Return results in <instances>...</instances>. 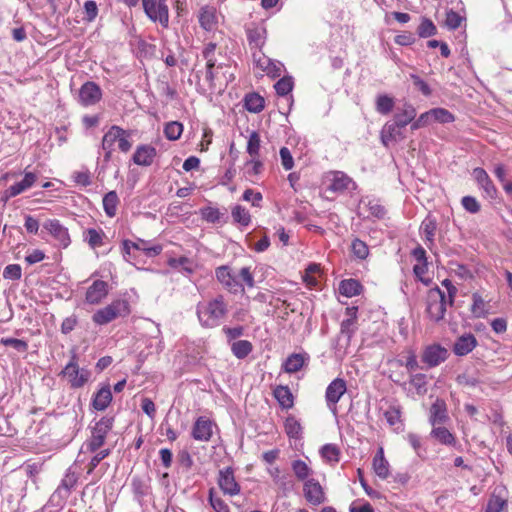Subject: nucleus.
Instances as JSON below:
<instances>
[{
	"instance_id": "nucleus-44",
	"label": "nucleus",
	"mask_w": 512,
	"mask_h": 512,
	"mask_svg": "<svg viewBox=\"0 0 512 512\" xmlns=\"http://www.w3.org/2000/svg\"><path fill=\"white\" fill-rule=\"evenodd\" d=\"M291 467L298 480L303 482L309 480L308 478L312 474V469L304 461L300 459L294 460Z\"/></svg>"
},
{
	"instance_id": "nucleus-12",
	"label": "nucleus",
	"mask_w": 512,
	"mask_h": 512,
	"mask_svg": "<svg viewBox=\"0 0 512 512\" xmlns=\"http://www.w3.org/2000/svg\"><path fill=\"white\" fill-rule=\"evenodd\" d=\"M508 491L505 486H497L492 491L485 512H502L507 508Z\"/></svg>"
},
{
	"instance_id": "nucleus-57",
	"label": "nucleus",
	"mask_w": 512,
	"mask_h": 512,
	"mask_svg": "<svg viewBox=\"0 0 512 512\" xmlns=\"http://www.w3.org/2000/svg\"><path fill=\"white\" fill-rule=\"evenodd\" d=\"M201 215L204 220L209 223H218L221 221L223 214L218 208L206 207L201 210Z\"/></svg>"
},
{
	"instance_id": "nucleus-14",
	"label": "nucleus",
	"mask_w": 512,
	"mask_h": 512,
	"mask_svg": "<svg viewBox=\"0 0 512 512\" xmlns=\"http://www.w3.org/2000/svg\"><path fill=\"white\" fill-rule=\"evenodd\" d=\"M448 357V350L439 344H433L425 348L422 354V361L429 368L436 367Z\"/></svg>"
},
{
	"instance_id": "nucleus-59",
	"label": "nucleus",
	"mask_w": 512,
	"mask_h": 512,
	"mask_svg": "<svg viewBox=\"0 0 512 512\" xmlns=\"http://www.w3.org/2000/svg\"><path fill=\"white\" fill-rule=\"evenodd\" d=\"M22 276V269L19 264H9L4 268L3 277L9 280H19Z\"/></svg>"
},
{
	"instance_id": "nucleus-26",
	"label": "nucleus",
	"mask_w": 512,
	"mask_h": 512,
	"mask_svg": "<svg viewBox=\"0 0 512 512\" xmlns=\"http://www.w3.org/2000/svg\"><path fill=\"white\" fill-rule=\"evenodd\" d=\"M200 26L206 31H212L217 26L216 9L211 6H204L199 13Z\"/></svg>"
},
{
	"instance_id": "nucleus-49",
	"label": "nucleus",
	"mask_w": 512,
	"mask_h": 512,
	"mask_svg": "<svg viewBox=\"0 0 512 512\" xmlns=\"http://www.w3.org/2000/svg\"><path fill=\"white\" fill-rule=\"evenodd\" d=\"M323 459L330 463H337L340 459V449L335 444H325L320 450Z\"/></svg>"
},
{
	"instance_id": "nucleus-17",
	"label": "nucleus",
	"mask_w": 512,
	"mask_h": 512,
	"mask_svg": "<svg viewBox=\"0 0 512 512\" xmlns=\"http://www.w3.org/2000/svg\"><path fill=\"white\" fill-rule=\"evenodd\" d=\"M44 228L59 242L60 246L63 248L68 247L71 241L68 229L65 228L59 220H48L45 222Z\"/></svg>"
},
{
	"instance_id": "nucleus-28",
	"label": "nucleus",
	"mask_w": 512,
	"mask_h": 512,
	"mask_svg": "<svg viewBox=\"0 0 512 512\" xmlns=\"http://www.w3.org/2000/svg\"><path fill=\"white\" fill-rule=\"evenodd\" d=\"M132 492L140 502L150 492L149 480L140 476H133L131 480Z\"/></svg>"
},
{
	"instance_id": "nucleus-31",
	"label": "nucleus",
	"mask_w": 512,
	"mask_h": 512,
	"mask_svg": "<svg viewBox=\"0 0 512 512\" xmlns=\"http://www.w3.org/2000/svg\"><path fill=\"white\" fill-rule=\"evenodd\" d=\"M401 128L403 126L398 125L395 120L392 123H386L381 131L382 143L388 146L391 141H395L398 136H401Z\"/></svg>"
},
{
	"instance_id": "nucleus-32",
	"label": "nucleus",
	"mask_w": 512,
	"mask_h": 512,
	"mask_svg": "<svg viewBox=\"0 0 512 512\" xmlns=\"http://www.w3.org/2000/svg\"><path fill=\"white\" fill-rule=\"evenodd\" d=\"M103 209L105 214L113 218L117 214V207L120 203L119 197L116 193V191H110L106 193L103 197Z\"/></svg>"
},
{
	"instance_id": "nucleus-34",
	"label": "nucleus",
	"mask_w": 512,
	"mask_h": 512,
	"mask_svg": "<svg viewBox=\"0 0 512 512\" xmlns=\"http://www.w3.org/2000/svg\"><path fill=\"white\" fill-rule=\"evenodd\" d=\"M430 435L443 445H453L455 443V437L453 434L441 425L433 426Z\"/></svg>"
},
{
	"instance_id": "nucleus-18",
	"label": "nucleus",
	"mask_w": 512,
	"mask_h": 512,
	"mask_svg": "<svg viewBox=\"0 0 512 512\" xmlns=\"http://www.w3.org/2000/svg\"><path fill=\"white\" fill-rule=\"evenodd\" d=\"M192 437L197 441H209L212 437V422L205 417L197 418L192 428Z\"/></svg>"
},
{
	"instance_id": "nucleus-51",
	"label": "nucleus",
	"mask_w": 512,
	"mask_h": 512,
	"mask_svg": "<svg viewBox=\"0 0 512 512\" xmlns=\"http://www.w3.org/2000/svg\"><path fill=\"white\" fill-rule=\"evenodd\" d=\"M409 383L416 389L418 395L426 394L427 376L425 374H410Z\"/></svg>"
},
{
	"instance_id": "nucleus-22",
	"label": "nucleus",
	"mask_w": 512,
	"mask_h": 512,
	"mask_svg": "<svg viewBox=\"0 0 512 512\" xmlns=\"http://www.w3.org/2000/svg\"><path fill=\"white\" fill-rule=\"evenodd\" d=\"M346 313L349 315V318L343 320L341 322L340 327V336L346 338V345L350 344L351 338L355 333L356 320H357V308L356 307H348L346 308Z\"/></svg>"
},
{
	"instance_id": "nucleus-6",
	"label": "nucleus",
	"mask_w": 512,
	"mask_h": 512,
	"mask_svg": "<svg viewBox=\"0 0 512 512\" xmlns=\"http://www.w3.org/2000/svg\"><path fill=\"white\" fill-rule=\"evenodd\" d=\"M145 14L153 22H159L162 27L167 28L169 24V10L164 2L158 0H142Z\"/></svg>"
},
{
	"instance_id": "nucleus-19",
	"label": "nucleus",
	"mask_w": 512,
	"mask_h": 512,
	"mask_svg": "<svg viewBox=\"0 0 512 512\" xmlns=\"http://www.w3.org/2000/svg\"><path fill=\"white\" fill-rule=\"evenodd\" d=\"M449 420L447 406L444 400L436 399L430 407L429 422L432 426L442 425Z\"/></svg>"
},
{
	"instance_id": "nucleus-46",
	"label": "nucleus",
	"mask_w": 512,
	"mask_h": 512,
	"mask_svg": "<svg viewBox=\"0 0 512 512\" xmlns=\"http://www.w3.org/2000/svg\"><path fill=\"white\" fill-rule=\"evenodd\" d=\"M350 248L352 255L358 260H365L369 256L368 245L359 238L352 240Z\"/></svg>"
},
{
	"instance_id": "nucleus-11",
	"label": "nucleus",
	"mask_w": 512,
	"mask_h": 512,
	"mask_svg": "<svg viewBox=\"0 0 512 512\" xmlns=\"http://www.w3.org/2000/svg\"><path fill=\"white\" fill-rule=\"evenodd\" d=\"M218 485L226 495L235 496L240 493V485L237 483L231 467L219 471Z\"/></svg>"
},
{
	"instance_id": "nucleus-5",
	"label": "nucleus",
	"mask_w": 512,
	"mask_h": 512,
	"mask_svg": "<svg viewBox=\"0 0 512 512\" xmlns=\"http://www.w3.org/2000/svg\"><path fill=\"white\" fill-rule=\"evenodd\" d=\"M113 418L102 417L92 428L90 438L83 444L82 451L94 453L100 449L113 427Z\"/></svg>"
},
{
	"instance_id": "nucleus-37",
	"label": "nucleus",
	"mask_w": 512,
	"mask_h": 512,
	"mask_svg": "<svg viewBox=\"0 0 512 512\" xmlns=\"http://www.w3.org/2000/svg\"><path fill=\"white\" fill-rule=\"evenodd\" d=\"M351 183V178L346 174L343 172H335L331 184L329 185V190L333 192H343L348 189Z\"/></svg>"
},
{
	"instance_id": "nucleus-63",
	"label": "nucleus",
	"mask_w": 512,
	"mask_h": 512,
	"mask_svg": "<svg viewBox=\"0 0 512 512\" xmlns=\"http://www.w3.org/2000/svg\"><path fill=\"white\" fill-rule=\"evenodd\" d=\"M111 453V450L110 449H103L101 451H99L98 453H96L92 459L90 460L89 464H88V470H87V474H91L94 469L99 465V463L105 459L106 457H108Z\"/></svg>"
},
{
	"instance_id": "nucleus-53",
	"label": "nucleus",
	"mask_w": 512,
	"mask_h": 512,
	"mask_svg": "<svg viewBox=\"0 0 512 512\" xmlns=\"http://www.w3.org/2000/svg\"><path fill=\"white\" fill-rule=\"evenodd\" d=\"M293 85V78L284 76L275 83L274 88L279 96H286L292 91Z\"/></svg>"
},
{
	"instance_id": "nucleus-58",
	"label": "nucleus",
	"mask_w": 512,
	"mask_h": 512,
	"mask_svg": "<svg viewBox=\"0 0 512 512\" xmlns=\"http://www.w3.org/2000/svg\"><path fill=\"white\" fill-rule=\"evenodd\" d=\"M215 50L216 44L213 42L208 43L202 51L203 58L206 60L207 66L215 67L216 66V58H215Z\"/></svg>"
},
{
	"instance_id": "nucleus-25",
	"label": "nucleus",
	"mask_w": 512,
	"mask_h": 512,
	"mask_svg": "<svg viewBox=\"0 0 512 512\" xmlns=\"http://www.w3.org/2000/svg\"><path fill=\"white\" fill-rule=\"evenodd\" d=\"M111 401L112 393L110 385L106 384L95 393L92 399V406L97 411H103L110 405Z\"/></svg>"
},
{
	"instance_id": "nucleus-35",
	"label": "nucleus",
	"mask_w": 512,
	"mask_h": 512,
	"mask_svg": "<svg viewBox=\"0 0 512 512\" xmlns=\"http://www.w3.org/2000/svg\"><path fill=\"white\" fill-rule=\"evenodd\" d=\"M264 98L257 93H249L245 96L244 106L251 113H259L264 109Z\"/></svg>"
},
{
	"instance_id": "nucleus-30",
	"label": "nucleus",
	"mask_w": 512,
	"mask_h": 512,
	"mask_svg": "<svg viewBox=\"0 0 512 512\" xmlns=\"http://www.w3.org/2000/svg\"><path fill=\"white\" fill-rule=\"evenodd\" d=\"M363 286L356 279H345L339 284V292L346 297H354L361 293Z\"/></svg>"
},
{
	"instance_id": "nucleus-13",
	"label": "nucleus",
	"mask_w": 512,
	"mask_h": 512,
	"mask_svg": "<svg viewBox=\"0 0 512 512\" xmlns=\"http://www.w3.org/2000/svg\"><path fill=\"white\" fill-rule=\"evenodd\" d=\"M38 180V175L34 172H25L24 178L11 186H9L3 193L2 198L7 201L10 198L25 192L31 188Z\"/></svg>"
},
{
	"instance_id": "nucleus-52",
	"label": "nucleus",
	"mask_w": 512,
	"mask_h": 512,
	"mask_svg": "<svg viewBox=\"0 0 512 512\" xmlns=\"http://www.w3.org/2000/svg\"><path fill=\"white\" fill-rule=\"evenodd\" d=\"M394 107V100L388 95H379L376 99V110L383 115L389 114Z\"/></svg>"
},
{
	"instance_id": "nucleus-21",
	"label": "nucleus",
	"mask_w": 512,
	"mask_h": 512,
	"mask_svg": "<svg viewBox=\"0 0 512 512\" xmlns=\"http://www.w3.org/2000/svg\"><path fill=\"white\" fill-rule=\"evenodd\" d=\"M157 154L156 149L151 145H140L136 148L132 160L140 166H150Z\"/></svg>"
},
{
	"instance_id": "nucleus-7",
	"label": "nucleus",
	"mask_w": 512,
	"mask_h": 512,
	"mask_svg": "<svg viewBox=\"0 0 512 512\" xmlns=\"http://www.w3.org/2000/svg\"><path fill=\"white\" fill-rule=\"evenodd\" d=\"M215 276L218 282L230 293L237 294L244 292L243 284L232 273L231 268L227 265L219 266L215 269Z\"/></svg>"
},
{
	"instance_id": "nucleus-60",
	"label": "nucleus",
	"mask_w": 512,
	"mask_h": 512,
	"mask_svg": "<svg viewBox=\"0 0 512 512\" xmlns=\"http://www.w3.org/2000/svg\"><path fill=\"white\" fill-rule=\"evenodd\" d=\"M209 502L215 512H230L229 506L220 497H216L211 489L209 492Z\"/></svg>"
},
{
	"instance_id": "nucleus-62",
	"label": "nucleus",
	"mask_w": 512,
	"mask_h": 512,
	"mask_svg": "<svg viewBox=\"0 0 512 512\" xmlns=\"http://www.w3.org/2000/svg\"><path fill=\"white\" fill-rule=\"evenodd\" d=\"M463 208L470 213H478L481 209L480 203L473 196H464L461 200Z\"/></svg>"
},
{
	"instance_id": "nucleus-36",
	"label": "nucleus",
	"mask_w": 512,
	"mask_h": 512,
	"mask_svg": "<svg viewBox=\"0 0 512 512\" xmlns=\"http://www.w3.org/2000/svg\"><path fill=\"white\" fill-rule=\"evenodd\" d=\"M77 480L78 478L76 473L72 471L71 468L67 469L63 479L61 480L60 485L56 490V493H61L62 491H65V496L68 497L72 489L75 487Z\"/></svg>"
},
{
	"instance_id": "nucleus-4",
	"label": "nucleus",
	"mask_w": 512,
	"mask_h": 512,
	"mask_svg": "<svg viewBox=\"0 0 512 512\" xmlns=\"http://www.w3.org/2000/svg\"><path fill=\"white\" fill-rule=\"evenodd\" d=\"M60 375L67 378L72 389H79L89 381L91 372L86 368L79 367L77 353L75 350H72L70 361L66 364Z\"/></svg>"
},
{
	"instance_id": "nucleus-47",
	"label": "nucleus",
	"mask_w": 512,
	"mask_h": 512,
	"mask_svg": "<svg viewBox=\"0 0 512 512\" xmlns=\"http://www.w3.org/2000/svg\"><path fill=\"white\" fill-rule=\"evenodd\" d=\"M436 33L437 28L434 25V23L430 19L422 17L421 22L417 28V34L419 35V37L428 38L434 36Z\"/></svg>"
},
{
	"instance_id": "nucleus-29",
	"label": "nucleus",
	"mask_w": 512,
	"mask_h": 512,
	"mask_svg": "<svg viewBox=\"0 0 512 512\" xmlns=\"http://www.w3.org/2000/svg\"><path fill=\"white\" fill-rule=\"evenodd\" d=\"M273 395L278 401L279 405L284 409H290L294 405L293 395L287 386L279 385L274 391Z\"/></svg>"
},
{
	"instance_id": "nucleus-50",
	"label": "nucleus",
	"mask_w": 512,
	"mask_h": 512,
	"mask_svg": "<svg viewBox=\"0 0 512 512\" xmlns=\"http://www.w3.org/2000/svg\"><path fill=\"white\" fill-rule=\"evenodd\" d=\"M183 132V125L178 121H171L164 127V134L168 140L175 141L179 139Z\"/></svg>"
},
{
	"instance_id": "nucleus-2",
	"label": "nucleus",
	"mask_w": 512,
	"mask_h": 512,
	"mask_svg": "<svg viewBox=\"0 0 512 512\" xmlns=\"http://www.w3.org/2000/svg\"><path fill=\"white\" fill-rule=\"evenodd\" d=\"M131 313L130 304L127 300L117 299L105 307L98 309L92 315V321L96 325H107L118 318H125Z\"/></svg>"
},
{
	"instance_id": "nucleus-10",
	"label": "nucleus",
	"mask_w": 512,
	"mask_h": 512,
	"mask_svg": "<svg viewBox=\"0 0 512 512\" xmlns=\"http://www.w3.org/2000/svg\"><path fill=\"white\" fill-rule=\"evenodd\" d=\"M109 284L104 280H95L87 288L85 293V302L89 305H98L109 294Z\"/></svg>"
},
{
	"instance_id": "nucleus-16",
	"label": "nucleus",
	"mask_w": 512,
	"mask_h": 512,
	"mask_svg": "<svg viewBox=\"0 0 512 512\" xmlns=\"http://www.w3.org/2000/svg\"><path fill=\"white\" fill-rule=\"evenodd\" d=\"M303 492L306 500L312 505H320L325 501V493L320 483L310 478L303 485Z\"/></svg>"
},
{
	"instance_id": "nucleus-54",
	"label": "nucleus",
	"mask_w": 512,
	"mask_h": 512,
	"mask_svg": "<svg viewBox=\"0 0 512 512\" xmlns=\"http://www.w3.org/2000/svg\"><path fill=\"white\" fill-rule=\"evenodd\" d=\"M261 147V139L258 132L253 131L248 139L246 151L251 157H258Z\"/></svg>"
},
{
	"instance_id": "nucleus-41",
	"label": "nucleus",
	"mask_w": 512,
	"mask_h": 512,
	"mask_svg": "<svg viewBox=\"0 0 512 512\" xmlns=\"http://www.w3.org/2000/svg\"><path fill=\"white\" fill-rule=\"evenodd\" d=\"M431 117V122L438 123H451L455 120V116L445 108H433L428 111Z\"/></svg>"
},
{
	"instance_id": "nucleus-48",
	"label": "nucleus",
	"mask_w": 512,
	"mask_h": 512,
	"mask_svg": "<svg viewBox=\"0 0 512 512\" xmlns=\"http://www.w3.org/2000/svg\"><path fill=\"white\" fill-rule=\"evenodd\" d=\"M472 306H471V313L475 318H484L487 315V311L485 309L486 303L484 299L478 294L473 293L472 295Z\"/></svg>"
},
{
	"instance_id": "nucleus-27",
	"label": "nucleus",
	"mask_w": 512,
	"mask_h": 512,
	"mask_svg": "<svg viewBox=\"0 0 512 512\" xmlns=\"http://www.w3.org/2000/svg\"><path fill=\"white\" fill-rule=\"evenodd\" d=\"M167 264L178 271L182 272L185 275H191L196 268L195 262L185 256L179 258H169Z\"/></svg>"
},
{
	"instance_id": "nucleus-61",
	"label": "nucleus",
	"mask_w": 512,
	"mask_h": 512,
	"mask_svg": "<svg viewBox=\"0 0 512 512\" xmlns=\"http://www.w3.org/2000/svg\"><path fill=\"white\" fill-rule=\"evenodd\" d=\"M84 20L87 22H93L98 15V6L95 1L88 0L84 3Z\"/></svg>"
},
{
	"instance_id": "nucleus-56",
	"label": "nucleus",
	"mask_w": 512,
	"mask_h": 512,
	"mask_svg": "<svg viewBox=\"0 0 512 512\" xmlns=\"http://www.w3.org/2000/svg\"><path fill=\"white\" fill-rule=\"evenodd\" d=\"M252 55L255 65L263 72H266L269 67H272V60L264 55L262 50L253 51Z\"/></svg>"
},
{
	"instance_id": "nucleus-3",
	"label": "nucleus",
	"mask_w": 512,
	"mask_h": 512,
	"mask_svg": "<svg viewBox=\"0 0 512 512\" xmlns=\"http://www.w3.org/2000/svg\"><path fill=\"white\" fill-rule=\"evenodd\" d=\"M425 303V312L430 321L438 323L444 319L447 308V300L444 291L439 287L429 289Z\"/></svg>"
},
{
	"instance_id": "nucleus-9",
	"label": "nucleus",
	"mask_w": 512,
	"mask_h": 512,
	"mask_svg": "<svg viewBox=\"0 0 512 512\" xmlns=\"http://www.w3.org/2000/svg\"><path fill=\"white\" fill-rule=\"evenodd\" d=\"M246 36L251 50H262L267 39V29L263 23H251L246 29Z\"/></svg>"
},
{
	"instance_id": "nucleus-40",
	"label": "nucleus",
	"mask_w": 512,
	"mask_h": 512,
	"mask_svg": "<svg viewBox=\"0 0 512 512\" xmlns=\"http://www.w3.org/2000/svg\"><path fill=\"white\" fill-rule=\"evenodd\" d=\"M253 350V345L248 340H238L232 343L231 351L238 359L246 358Z\"/></svg>"
},
{
	"instance_id": "nucleus-45",
	"label": "nucleus",
	"mask_w": 512,
	"mask_h": 512,
	"mask_svg": "<svg viewBox=\"0 0 512 512\" xmlns=\"http://www.w3.org/2000/svg\"><path fill=\"white\" fill-rule=\"evenodd\" d=\"M284 428L289 438L298 439L302 434L300 422L292 415L286 418Z\"/></svg>"
},
{
	"instance_id": "nucleus-39",
	"label": "nucleus",
	"mask_w": 512,
	"mask_h": 512,
	"mask_svg": "<svg viewBox=\"0 0 512 512\" xmlns=\"http://www.w3.org/2000/svg\"><path fill=\"white\" fill-rule=\"evenodd\" d=\"M104 237L105 233L101 229L89 228L84 232V240L92 249L101 247L104 244Z\"/></svg>"
},
{
	"instance_id": "nucleus-24",
	"label": "nucleus",
	"mask_w": 512,
	"mask_h": 512,
	"mask_svg": "<svg viewBox=\"0 0 512 512\" xmlns=\"http://www.w3.org/2000/svg\"><path fill=\"white\" fill-rule=\"evenodd\" d=\"M373 470L375 474L381 479H387L390 475V465L387 459L384 456V450L382 447H379L374 458H373Z\"/></svg>"
},
{
	"instance_id": "nucleus-38",
	"label": "nucleus",
	"mask_w": 512,
	"mask_h": 512,
	"mask_svg": "<svg viewBox=\"0 0 512 512\" xmlns=\"http://www.w3.org/2000/svg\"><path fill=\"white\" fill-rule=\"evenodd\" d=\"M123 133V128L113 125L110 129L104 134L101 148L102 150H114L113 146L116 142L117 138Z\"/></svg>"
},
{
	"instance_id": "nucleus-64",
	"label": "nucleus",
	"mask_w": 512,
	"mask_h": 512,
	"mask_svg": "<svg viewBox=\"0 0 512 512\" xmlns=\"http://www.w3.org/2000/svg\"><path fill=\"white\" fill-rule=\"evenodd\" d=\"M462 20H463V18L457 12H455L453 10H449L446 13L445 24L451 30H455L458 27H460Z\"/></svg>"
},
{
	"instance_id": "nucleus-20",
	"label": "nucleus",
	"mask_w": 512,
	"mask_h": 512,
	"mask_svg": "<svg viewBox=\"0 0 512 512\" xmlns=\"http://www.w3.org/2000/svg\"><path fill=\"white\" fill-rule=\"evenodd\" d=\"M477 344L476 337L472 333H467L457 338L453 345V352L457 356H465L469 354Z\"/></svg>"
},
{
	"instance_id": "nucleus-33",
	"label": "nucleus",
	"mask_w": 512,
	"mask_h": 512,
	"mask_svg": "<svg viewBox=\"0 0 512 512\" xmlns=\"http://www.w3.org/2000/svg\"><path fill=\"white\" fill-rule=\"evenodd\" d=\"M416 114L417 113L414 106L409 103H405L403 105V109L394 115V120L398 123V125L405 127L409 123H412L416 117Z\"/></svg>"
},
{
	"instance_id": "nucleus-23",
	"label": "nucleus",
	"mask_w": 512,
	"mask_h": 512,
	"mask_svg": "<svg viewBox=\"0 0 512 512\" xmlns=\"http://www.w3.org/2000/svg\"><path fill=\"white\" fill-rule=\"evenodd\" d=\"M436 230V218L431 214H428L420 225V233L425 237V242L428 248H431L434 245Z\"/></svg>"
},
{
	"instance_id": "nucleus-15",
	"label": "nucleus",
	"mask_w": 512,
	"mask_h": 512,
	"mask_svg": "<svg viewBox=\"0 0 512 512\" xmlns=\"http://www.w3.org/2000/svg\"><path fill=\"white\" fill-rule=\"evenodd\" d=\"M102 91L100 87L91 81L85 82L79 90V102L83 106L95 105L100 101Z\"/></svg>"
},
{
	"instance_id": "nucleus-43",
	"label": "nucleus",
	"mask_w": 512,
	"mask_h": 512,
	"mask_svg": "<svg viewBox=\"0 0 512 512\" xmlns=\"http://www.w3.org/2000/svg\"><path fill=\"white\" fill-rule=\"evenodd\" d=\"M304 357L301 354L294 353L290 355L283 364V369L287 373H296L302 369Z\"/></svg>"
},
{
	"instance_id": "nucleus-55",
	"label": "nucleus",
	"mask_w": 512,
	"mask_h": 512,
	"mask_svg": "<svg viewBox=\"0 0 512 512\" xmlns=\"http://www.w3.org/2000/svg\"><path fill=\"white\" fill-rule=\"evenodd\" d=\"M0 344L6 347H12L20 353H26L28 351V343L22 339L12 337L1 338Z\"/></svg>"
},
{
	"instance_id": "nucleus-8",
	"label": "nucleus",
	"mask_w": 512,
	"mask_h": 512,
	"mask_svg": "<svg viewBox=\"0 0 512 512\" xmlns=\"http://www.w3.org/2000/svg\"><path fill=\"white\" fill-rule=\"evenodd\" d=\"M347 390L346 381L342 378L334 379L326 388L325 400L333 414L337 413V403Z\"/></svg>"
},
{
	"instance_id": "nucleus-42",
	"label": "nucleus",
	"mask_w": 512,
	"mask_h": 512,
	"mask_svg": "<svg viewBox=\"0 0 512 512\" xmlns=\"http://www.w3.org/2000/svg\"><path fill=\"white\" fill-rule=\"evenodd\" d=\"M231 216L233 218V221L237 224H240L241 226L247 227L251 222V215L241 205H235L231 210Z\"/></svg>"
},
{
	"instance_id": "nucleus-1",
	"label": "nucleus",
	"mask_w": 512,
	"mask_h": 512,
	"mask_svg": "<svg viewBox=\"0 0 512 512\" xmlns=\"http://www.w3.org/2000/svg\"><path fill=\"white\" fill-rule=\"evenodd\" d=\"M228 302L221 294L216 297L199 302L196 306V314L202 327H218L228 315Z\"/></svg>"
}]
</instances>
